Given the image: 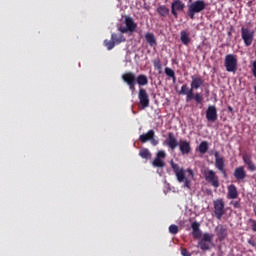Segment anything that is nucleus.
<instances>
[{
  "mask_svg": "<svg viewBox=\"0 0 256 256\" xmlns=\"http://www.w3.org/2000/svg\"><path fill=\"white\" fill-rule=\"evenodd\" d=\"M111 40L116 45H119L120 43H125L126 41L125 36H123V34H115V33L111 35Z\"/></svg>",
  "mask_w": 256,
  "mask_h": 256,
  "instance_id": "obj_25",
  "label": "nucleus"
},
{
  "mask_svg": "<svg viewBox=\"0 0 256 256\" xmlns=\"http://www.w3.org/2000/svg\"><path fill=\"white\" fill-rule=\"evenodd\" d=\"M167 157V153L164 150H160L156 154V159H165Z\"/></svg>",
  "mask_w": 256,
  "mask_h": 256,
  "instance_id": "obj_34",
  "label": "nucleus"
},
{
  "mask_svg": "<svg viewBox=\"0 0 256 256\" xmlns=\"http://www.w3.org/2000/svg\"><path fill=\"white\" fill-rule=\"evenodd\" d=\"M180 41L183 45H189L191 43V38L189 37V33L185 30L180 32Z\"/></svg>",
  "mask_w": 256,
  "mask_h": 256,
  "instance_id": "obj_24",
  "label": "nucleus"
},
{
  "mask_svg": "<svg viewBox=\"0 0 256 256\" xmlns=\"http://www.w3.org/2000/svg\"><path fill=\"white\" fill-rule=\"evenodd\" d=\"M216 237H218V241H225L227 239V228L224 225H218L215 228Z\"/></svg>",
  "mask_w": 256,
  "mask_h": 256,
  "instance_id": "obj_18",
  "label": "nucleus"
},
{
  "mask_svg": "<svg viewBox=\"0 0 256 256\" xmlns=\"http://www.w3.org/2000/svg\"><path fill=\"white\" fill-rule=\"evenodd\" d=\"M192 0H189V2L191 3Z\"/></svg>",
  "mask_w": 256,
  "mask_h": 256,
  "instance_id": "obj_45",
  "label": "nucleus"
},
{
  "mask_svg": "<svg viewBox=\"0 0 256 256\" xmlns=\"http://www.w3.org/2000/svg\"><path fill=\"white\" fill-rule=\"evenodd\" d=\"M181 255H183V256H191L189 250H187L186 248H182L181 249Z\"/></svg>",
  "mask_w": 256,
  "mask_h": 256,
  "instance_id": "obj_38",
  "label": "nucleus"
},
{
  "mask_svg": "<svg viewBox=\"0 0 256 256\" xmlns=\"http://www.w3.org/2000/svg\"><path fill=\"white\" fill-rule=\"evenodd\" d=\"M228 111H233V108L231 106H229Z\"/></svg>",
  "mask_w": 256,
  "mask_h": 256,
  "instance_id": "obj_43",
  "label": "nucleus"
},
{
  "mask_svg": "<svg viewBox=\"0 0 256 256\" xmlns=\"http://www.w3.org/2000/svg\"><path fill=\"white\" fill-rule=\"evenodd\" d=\"M115 42H113L112 40H104V47H106L108 49V51H111V49L115 48Z\"/></svg>",
  "mask_w": 256,
  "mask_h": 256,
  "instance_id": "obj_31",
  "label": "nucleus"
},
{
  "mask_svg": "<svg viewBox=\"0 0 256 256\" xmlns=\"http://www.w3.org/2000/svg\"><path fill=\"white\" fill-rule=\"evenodd\" d=\"M234 177L236 181H243L247 177V172L245 167L239 166L234 170Z\"/></svg>",
  "mask_w": 256,
  "mask_h": 256,
  "instance_id": "obj_19",
  "label": "nucleus"
},
{
  "mask_svg": "<svg viewBox=\"0 0 256 256\" xmlns=\"http://www.w3.org/2000/svg\"><path fill=\"white\" fill-rule=\"evenodd\" d=\"M122 80L128 85L130 91H135V86L137 85V77L133 72H126L122 75Z\"/></svg>",
  "mask_w": 256,
  "mask_h": 256,
  "instance_id": "obj_11",
  "label": "nucleus"
},
{
  "mask_svg": "<svg viewBox=\"0 0 256 256\" xmlns=\"http://www.w3.org/2000/svg\"><path fill=\"white\" fill-rule=\"evenodd\" d=\"M215 167L222 173L223 177L227 179V170L225 169V158L219 156V152L214 153Z\"/></svg>",
  "mask_w": 256,
  "mask_h": 256,
  "instance_id": "obj_12",
  "label": "nucleus"
},
{
  "mask_svg": "<svg viewBox=\"0 0 256 256\" xmlns=\"http://www.w3.org/2000/svg\"><path fill=\"white\" fill-rule=\"evenodd\" d=\"M138 99L140 101L142 109H147V107H149L150 100L147 90H145L144 88H140L138 92Z\"/></svg>",
  "mask_w": 256,
  "mask_h": 256,
  "instance_id": "obj_13",
  "label": "nucleus"
},
{
  "mask_svg": "<svg viewBox=\"0 0 256 256\" xmlns=\"http://www.w3.org/2000/svg\"><path fill=\"white\" fill-rule=\"evenodd\" d=\"M146 42L150 45V47H157V38H155V34L151 32H147L145 34Z\"/></svg>",
  "mask_w": 256,
  "mask_h": 256,
  "instance_id": "obj_22",
  "label": "nucleus"
},
{
  "mask_svg": "<svg viewBox=\"0 0 256 256\" xmlns=\"http://www.w3.org/2000/svg\"><path fill=\"white\" fill-rule=\"evenodd\" d=\"M164 72H165V75H167V77H170L173 80V83L177 81V76H175V71H173V69L166 67Z\"/></svg>",
  "mask_w": 256,
  "mask_h": 256,
  "instance_id": "obj_28",
  "label": "nucleus"
},
{
  "mask_svg": "<svg viewBox=\"0 0 256 256\" xmlns=\"http://www.w3.org/2000/svg\"><path fill=\"white\" fill-rule=\"evenodd\" d=\"M249 223H251L252 231H254V233H256V220L250 219Z\"/></svg>",
  "mask_w": 256,
  "mask_h": 256,
  "instance_id": "obj_37",
  "label": "nucleus"
},
{
  "mask_svg": "<svg viewBox=\"0 0 256 256\" xmlns=\"http://www.w3.org/2000/svg\"><path fill=\"white\" fill-rule=\"evenodd\" d=\"M124 23L126 27H120L119 28L120 33H128V31L130 33H135V31L137 30V23H135V20H133L132 17L126 16Z\"/></svg>",
  "mask_w": 256,
  "mask_h": 256,
  "instance_id": "obj_10",
  "label": "nucleus"
},
{
  "mask_svg": "<svg viewBox=\"0 0 256 256\" xmlns=\"http://www.w3.org/2000/svg\"><path fill=\"white\" fill-rule=\"evenodd\" d=\"M169 233H171L172 235H177V233H179V226L172 224L169 226Z\"/></svg>",
  "mask_w": 256,
  "mask_h": 256,
  "instance_id": "obj_32",
  "label": "nucleus"
},
{
  "mask_svg": "<svg viewBox=\"0 0 256 256\" xmlns=\"http://www.w3.org/2000/svg\"><path fill=\"white\" fill-rule=\"evenodd\" d=\"M164 143L169 147V149H171V151H175L179 147L181 155H189L192 151L191 142L189 140L178 141L173 132L168 133Z\"/></svg>",
  "mask_w": 256,
  "mask_h": 256,
  "instance_id": "obj_1",
  "label": "nucleus"
},
{
  "mask_svg": "<svg viewBox=\"0 0 256 256\" xmlns=\"http://www.w3.org/2000/svg\"><path fill=\"white\" fill-rule=\"evenodd\" d=\"M254 93H255V95H256V85L254 86Z\"/></svg>",
  "mask_w": 256,
  "mask_h": 256,
  "instance_id": "obj_44",
  "label": "nucleus"
},
{
  "mask_svg": "<svg viewBox=\"0 0 256 256\" xmlns=\"http://www.w3.org/2000/svg\"><path fill=\"white\" fill-rule=\"evenodd\" d=\"M153 137H155V130H149L146 134L139 136V141H141V143H147V141H151Z\"/></svg>",
  "mask_w": 256,
  "mask_h": 256,
  "instance_id": "obj_21",
  "label": "nucleus"
},
{
  "mask_svg": "<svg viewBox=\"0 0 256 256\" xmlns=\"http://www.w3.org/2000/svg\"><path fill=\"white\" fill-rule=\"evenodd\" d=\"M153 65L158 71H161V69H163V65L161 64V60L159 59H154Z\"/></svg>",
  "mask_w": 256,
  "mask_h": 256,
  "instance_id": "obj_33",
  "label": "nucleus"
},
{
  "mask_svg": "<svg viewBox=\"0 0 256 256\" xmlns=\"http://www.w3.org/2000/svg\"><path fill=\"white\" fill-rule=\"evenodd\" d=\"M136 83L140 86V87H145V85L149 84V79L147 78V75L145 74H140L138 75V77L136 78Z\"/></svg>",
  "mask_w": 256,
  "mask_h": 256,
  "instance_id": "obj_23",
  "label": "nucleus"
},
{
  "mask_svg": "<svg viewBox=\"0 0 256 256\" xmlns=\"http://www.w3.org/2000/svg\"><path fill=\"white\" fill-rule=\"evenodd\" d=\"M170 165L176 175L177 181L179 183H184V189H191V180L187 179L185 176V169L180 168L179 164L173 162V160L170 162Z\"/></svg>",
  "mask_w": 256,
  "mask_h": 256,
  "instance_id": "obj_2",
  "label": "nucleus"
},
{
  "mask_svg": "<svg viewBox=\"0 0 256 256\" xmlns=\"http://www.w3.org/2000/svg\"><path fill=\"white\" fill-rule=\"evenodd\" d=\"M198 151L201 153V155H205V153L209 151V142L202 141L198 147Z\"/></svg>",
  "mask_w": 256,
  "mask_h": 256,
  "instance_id": "obj_27",
  "label": "nucleus"
},
{
  "mask_svg": "<svg viewBox=\"0 0 256 256\" xmlns=\"http://www.w3.org/2000/svg\"><path fill=\"white\" fill-rule=\"evenodd\" d=\"M249 244H250V245H253V247H255V242L249 240Z\"/></svg>",
  "mask_w": 256,
  "mask_h": 256,
  "instance_id": "obj_42",
  "label": "nucleus"
},
{
  "mask_svg": "<svg viewBox=\"0 0 256 256\" xmlns=\"http://www.w3.org/2000/svg\"><path fill=\"white\" fill-rule=\"evenodd\" d=\"M179 95H186V101L188 103L189 101H192V99H194V101H196L198 104L203 103V95H201V93L194 94L193 89H189L187 84L182 85L181 90L179 91Z\"/></svg>",
  "mask_w": 256,
  "mask_h": 256,
  "instance_id": "obj_4",
  "label": "nucleus"
},
{
  "mask_svg": "<svg viewBox=\"0 0 256 256\" xmlns=\"http://www.w3.org/2000/svg\"><path fill=\"white\" fill-rule=\"evenodd\" d=\"M206 119L207 121H210V123H215L218 119V114H217V107L214 105L208 106L206 110Z\"/></svg>",
  "mask_w": 256,
  "mask_h": 256,
  "instance_id": "obj_15",
  "label": "nucleus"
},
{
  "mask_svg": "<svg viewBox=\"0 0 256 256\" xmlns=\"http://www.w3.org/2000/svg\"><path fill=\"white\" fill-rule=\"evenodd\" d=\"M142 159H151V152L147 148H142L139 152Z\"/></svg>",
  "mask_w": 256,
  "mask_h": 256,
  "instance_id": "obj_29",
  "label": "nucleus"
},
{
  "mask_svg": "<svg viewBox=\"0 0 256 256\" xmlns=\"http://www.w3.org/2000/svg\"><path fill=\"white\" fill-rule=\"evenodd\" d=\"M231 204L235 207V209H238L240 205L239 201L231 202Z\"/></svg>",
  "mask_w": 256,
  "mask_h": 256,
  "instance_id": "obj_40",
  "label": "nucleus"
},
{
  "mask_svg": "<svg viewBox=\"0 0 256 256\" xmlns=\"http://www.w3.org/2000/svg\"><path fill=\"white\" fill-rule=\"evenodd\" d=\"M184 9H185V3H183V1L181 0H174L171 4V13L173 17H175V19L179 17V14L177 13V11H184Z\"/></svg>",
  "mask_w": 256,
  "mask_h": 256,
  "instance_id": "obj_14",
  "label": "nucleus"
},
{
  "mask_svg": "<svg viewBox=\"0 0 256 256\" xmlns=\"http://www.w3.org/2000/svg\"><path fill=\"white\" fill-rule=\"evenodd\" d=\"M213 205L216 219L221 220L223 218V215L227 213V210L225 209V201L223 200V198H218L213 201Z\"/></svg>",
  "mask_w": 256,
  "mask_h": 256,
  "instance_id": "obj_7",
  "label": "nucleus"
},
{
  "mask_svg": "<svg viewBox=\"0 0 256 256\" xmlns=\"http://www.w3.org/2000/svg\"><path fill=\"white\" fill-rule=\"evenodd\" d=\"M213 234L204 233L202 238L199 240L198 245L202 251H209L211 249V245H213Z\"/></svg>",
  "mask_w": 256,
  "mask_h": 256,
  "instance_id": "obj_8",
  "label": "nucleus"
},
{
  "mask_svg": "<svg viewBox=\"0 0 256 256\" xmlns=\"http://www.w3.org/2000/svg\"><path fill=\"white\" fill-rule=\"evenodd\" d=\"M200 227H201V224H199V222H193L191 225L192 231H199L201 230Z\"/></svg>",
  "mask_w": 256,
  "mask_h": 256,
  "instance_id": "obj_35",
  "label": "nucleus"
},
{
  "mask_svg": "<svg viewBox=\"0 0 256 256\" xmlns=\"http://www.w3.org/2000/svg\"><path fill=\"white\" fill-rule=\"evenodd\" d=\"M157 13L160 15V17H168L170 10L165 5H161L157 8Z\"/></svg>",
  "mask_w": 256,
  "mask_h": 256,
  "instance_id": "obj_26",
  "label": "nucleus"
},
{
  "mask_svg": "<svg viewBox=\"0 0 256 256\" xmlns=\"http://www.w3.org/2000/svg\"><path fill=\"white\" fill-rule=\"evenodd\" d=\"M187 173H189V175H191V177H193V175H194L193 170L190 168L187 169Z\"/></svg>",
  "mask_w": 256,
  "mask_h": 256,
  "instance_id": "obj_41",
  "label": "nucleus"
},
{
  "mask_svg": "<svg viewBox=\"0 0 256 256\" xmlns=\"http://www.w3.org/2000/svg\"><path fill=\"white\" fill-rule=\"evenodd\" d=\"M191 84H190V87L192 89V92L193 90H197V89H200L201 87H203V83H205V80H203V78H201V76H195V75H192L191 76Z\"/></svg>",
  "mask_w": 256,
  "mask_h": 256,
  "instance_id": "obj_16",
  "label": "nucleus"
},
{
  "mask_svg": "<svg viewBox=\"0 0 256 256\" xmlns=\"http://www.w3.org/2000/svg\"><path fill=\"white\" fill-rule=\"evenodd\" d=\"M241 37L244 41V45L246 47H251L253 44V39L255 37V31L245 28L244 26L241 28Z\"/></svg>",
  "mask_w": 256,
  "mask_h": 256,
  "instance_id": "obj_9",
  "label": "nucleus"
},
{
  "mask_svg": "<svg viewBox=\"0 0 256 256\" xmlns=\"http://www.w3.org/2000/svg\"><path fill=\"white\" fill-rule=\"evenodd\" d=\"M192 235H193L194 239H201L202 232H201V230L192 231Z\"/></svg>",
  "mask_w": 256,
  "mask_h": 256,
  "instance_id": "obj_36",
  "label": "nucleus"
},
{
  "mask_svg": "<svg viewBox=\"0 0 256 256\" xmlns=\"http://www.w3.org/2000/svg\"><path fill=\"white\" fill-rule=\"evenodd\" d=\"M239 197V192L237 191V186L231 184L228 186L227 199H237Z\"/></svg>",
  "mask_w": 256,
  "mask_h": 256,
  "instance_id": "obj_20",
  "label": "nucleus"
},
{
  "mask_svg": "<svg viewBox=\"0 0 256 256\" xmlns=\"http://www.w3.org/2000/svg\"><path fill=\"white\" fill-rule=\"evenodd\" d=\"M204 179L207 183L214 187V189H219L221 183L219 182V176H217V172L214 170H205Z\"/></svg>",
  "mask_w": 256,
  "mask_h": 256,
  "instance_id": "obj_6",
  "label": "nucleus"
},
{
  "mask_svg": "<svg viewBox=\"0 0 256 256\" xmlns=\"http://www.w3.org/2000/svg\"><path fill=\"white\" fill-rule=\"evenodd\" d=\"M242 159L245 165H247L248 171H251V172L256 171V165L253 162V158L251 157L250 154H243Z\"/></svg>",
  "mask_w": 256,
  "mask_h": 256,
  "instance_id": "obj_17",
  "label": "nucleus"
},
{
  "mask_svg": "<svg viewBox=\"0 0 256 256\" xmlns=\"http://www.w3.org/2000/svg\"><path fill=\"white\" fill-rule=\"evenodd\" d=\"M205 9H207V3H205V0H196L188 4L187 15L189 18L195 19V15L202 13Z\"/></svg>",
  "mask_w": 256,
  "mask_h": 256,
  "instance_id": "obj_3",
  "label": "nucleus"
},
{
  "mask_svg": "<svg viewBox=\"0 0 256 256\" xmlns=\"http://www.w3.org/2000/svg\"><path fill=\"white\" fill-rule=\"evenodd\" d=\"M153 167L163 168L165 167V161L160 158H155L152 162Z\"/></svg>",
  "mask_w": 256,
  "mask_h": 256,
  "instance_id": "obj_30",
  "label": "nucleus"
},
{
  "mask_svg": "<svg viewBox=\"0 0 256 256\" xmlns=\"http://www.w3.org/2000/svg\"><path fill=\"white\" fill-rule=\"evenodd\" d=\"M224 67L228 73H237L239 62L234 54H227L224 58Z\"/></svg>",
  "mask_w": 256,
  "mask_h": 256,
  "instance_id": "obj_5",
  "label": "nucleus"
},
{
  "mask_svg": "<svg viewBox=\"0 0 256 256\" xmlns=\"http://www.w3.org/2000/svg\"><path fill=\"white\" fill-rule=\"evenodd\" d=\"M151 145H153V147H157V145H159V140L155 139V137H153L151 140Z\"/></svg>",
  "mask_w": 256,
  "mask_h": 256,
  "instance_id": "obj_39",
  "label": "nucleus"
}]
</instances>
